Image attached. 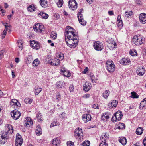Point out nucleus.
Returning <instances> with one entry per match:
<instances>
[{"label": "nucleus", "mask_w": 146, "mask_h": 146, "mask_svg": "<svg viewBox=\"0 0 146 146\" xmlns=\"http://www.w3.org/2000/svg\"><path fill=\"white\" fill-rule=\"evenodd\" d=\"M74 29L69 26L66 27L64 35L65 41L68 46L71 48H74L76 46L78 42V37L74 31Z\"/></svg>", "instance_id": "obj_1"}, {"label": "nucleus", "mask_w": 146, "mask_h": 146, "mask_svg": "<svg viewBox=\"0 0 146 146\" xmlns=\"http://www.w3.org/2000/svg\"><path fill=\"white\" fill-rule=\"evenodd\" d=\"M106 67L109 72H113L115 70V66L113 62L111 60H108L106 63Z\"/></svg>", "instance_id": "obj_2"}, {"label": "nucleus", "mask_w": 146, "mask_h": 146, "mask_svg": "<svg viewBox=\"0 0 146 146\" xmlns=\"http://www.w3.org/2000/svg\"><path fill=\"white\" fill-rule=\"evenodd\" d=\"M143 38L140 36L135 35L132 39V42L136 45L139 46L143 43Z\"/></svg>", "instance_id": "obj_3"}, {"label": "nucleus", "mask_w": 146, "mask_h": 146, "mask_svg": "<svg viewBox=\"0 0 146 146\" xmlns=\"http://www.w3.org/2000/svg\"><path fill=\"white\" fill-rule=\"evenodd\" d=\"M123 115L121 112L120 111H118L112 116L111 120L113 122L119 121L121 119Z\"/></svg>", "instance_id": "obj_4"}, {"label": "nucleus", "mask_w": 146, "mask_h": 146, "mask_svg": "<svg viewBox=\"0 0 146 146\" xmlns=\"http://www.w3.org/2000/svg\"><path fill=\"white\" fill-rule=\"evenodd\" d=\"M75 136L78 140L81 141L83 139V133L82 129L78 128L75 131Z\"/></svg>", "instance_id": "obj_5"}, {"label": "nucleus", "mask_w": 146, "mask_h": 146, "mask_svg": "<svg viewBox=\"0 0 146 146\" xmlns=\"http://www.w3.org/2000/svg\"><path fill=\"white\" fill-rule=\"evenodd\" d=\"M9 134L6 132L3 131H2V134L1 136V139L0 140V143L4 144L7 141L8 138L7 135Z\"/></svg>", "instance_id": "obj_6"}, {"label": "nucleus", "mask_w": 146, "mask_h": 146, "mask_svg": "<svg viewBox=\"0 0 146 146\" xmlns=\"http://www.w3.org/2000/svg\"><path fill=\"white\" fill-rule=\"evenodd\" d=\"M11 116L15 120H17L20 116L21 113L20 112L16 110L12 111L11 113Z\"/></svg>", "instance_id": "obj_7"}, {"label": "nucleus", "mask_w": 146, "mask_h": 146, "mask_svg": "<svg viewBox=\"0 0 146 146\" xmlns=\"http://www.w3.org/2000/svg\"><path fill=\"white\" fill-rule=\"evenodd\" d=\"M93 46L94 49L97 51H101L103 48V44L99 41L95 42Z\"/></svg>", "instance_id": "obj_8"}, {"label": "nucleus", "mask_w": 146, "mask_h": 146, "mask_svg": "<svg viewBox=\"0 0 146 146\" xmlns=\"http://www.w3.org/2000/svg\"><path fill=\"white\" fill-rule=\"evenodd\" d=\"M77 3L75 0H70L69 2V8L73 10L77 9Z\"/></svg>", "instance_id": "obj_9"}, {"label": "nucleus", "mask_w": 146, "mask_h": 146, "mask_svg": "<svg viewBox=\"0 0 146 146\" xmlns=\"http://www.w3.org/2000/svg\"><path fill=\"white\" fill-rule=\"evenodd\" d=\"M23 142V141L21 136L19 134H17L15 140L16 146H21Z\"/></svg>", "instance_id": "obj_10"}, {"label": "nucleus", "mask_w": 146, "mask_h": 146, "mask_svg": "<svg viewBox=\"0 0 146 146\" xmlns=\"http://www.w3.org/2000/svg\"><path fill=\"white\" fill-rule=\"evenodd\" d=\"M33 28L35 31L37 32L40 31V32H41L42 30L43 26L42 24L37 23L35 24Z\"/></svg>", "instance_id": "obj_11"}, {"label": "nucleus", "mask_w": 146, "mask_h": 146, "mask_svg": "<svg viewBox=\"0 0 146 146\" xmlns=\"http://www.w3.org/2000/svg\"><path fill=\"white\" fill-rule=\"evenodd\" d=\"M140 22L143 24L146 23V14L144 13L140 14L139 16Z\"/></svg>", "instance_id": "obj_12"}, {"label": "nucleus", "mask_w": 146, "mask_h": 146, "mask_svg": "<svg viewBox=\"0 0 146 146\" xmlns=\"http://www.w3.org/2000/svg\"><path fill=\"white\" fill-rule=\"evenodd\" d=\"M10 104L13 108H17L18 107H19L21 104L17 100L15 99H12L10 102Z\"/></svg>", "instance_id": "obj_13"}, {"label": "nucleus", "mask_w": 146, "mask_h": 146, "mask_svg": "<svg viewBox=\"0 0 146 146\" xmlns=\"http://www.w3.org/2000/svg\"><path fill=\"white\" fill-rule=\"evenodd\" d=\"M137 75L139 76H142L145 74V70L144 68L143 67H138L136 70Z\"/></svg>", "instance_id": "obj_14"}, {"label": "nucleus", "mask_w": 146, "mask_h": 146, "mask_svg": "<svg viewBox=\"0 0 146 146\" xmlns=\"http://www.w3.org/2000/svg\"><path fill=\"white\" fill-rule=\"evenodd\" d=\"M5 131L9 134L12 133L13 131V128L11 125L7 124L5 126Z\"/></svg>", "instance_id": "obj_15"}, {"label": "nucleus", "mask_w": 146, "mask_h": 146, "mask_svg": "<svg viewBox=\"0 0 146 146\" xmlns=\"http://www.w3.org/2000/svg\"><path fill=\"white\" fill-rule=\"evenodd\" d=\"M30 44L33 48L37 50L39 48V44L37 42H35V41L34 40L31 41Z\"/></svg>", "instance_id": "obj_16"}, {"label": "nucleus", "mask_w": 146, "mask_h": 146, "mask_svg": "<svg viewBox=\"0 0 146 146\" xmlns=\"http://www.w3.org/2000/svg\"><path fill=\"white\" fill-rule=\"evenodd\" d=\"M48 62L51 65L58 66L60 64V61L59 60L56 58L53 61L51 60H49Z\"/></svg>", "instance_id": "obj_17"}, {"label": "nucleus", "mask_w": 146, "mask_h": 146, "mask_svg": "<svg viewBox=\"0 0 146 146\" xmlns=\"http://www.w3.org/2000/svg\"><path fill=\"white\" fill-rule=\"evenodd\" d=\"M91 87V83L87 82L83 85V90L86 92H88L90 89Z\"/></svg>", "instance_id": "obj_18"}, {"label": "nucleus", "mask_w": 146, "mask_h": 146, "mask_svg": "<svg viewBox=\"0 0 146 146\" xmlns=\"http://www.w3.org/2000/svg\"><path fill=\"white\" fill-rule=\"evenodd\" d=\"M25 124L26 127H29L32 124V121L30 117H27L25 121Z\"/></svg>", "instance_id": "obj_19"}, {"label": "nucleus", "mask_w": 146, "mask_h": 146, "mask_svg": "<svg viewBox=\"0 0 146 146\" xmlns=\"http://www.w3.org/2000/svg\"><path fill=\"white\" fill-rule=\"evenodd\" d=\"M91 119V117L90 115L89 114L84 115L82 116V119L85 123L90 121Z\"/></svg>", "instance_id": "obj_20"}, {"label": "nucleus", "mask_w": 146, "mask_h": 146, "mask_svg": "<svg viewBox=\"0 0 146 146\" xmlns=\"http://www.w3.org/2000/svg\"><path fill=\"white\" fill-rule=\"evenodd\" d=\"M130 62V60L128 58H122L120 61L121 64L125 65L128 64Z\"/></svg>", "instance_id": "obj_21"}, {"label": "nucleus", "mask_w": 146, "mask_h": 146, "mask_svg": "<svg viewBox=\"0 0 146 146\" xmlns=\"http://www.w3.org/2000/svg\"><path fill=\"white\" fill-rule=\"evenodd\" d=\"M38 15L40 17L44 19H47L48 17V15L47 14L42 11L38 13Z\"/></svg>", "instance_id": "obj_22"}, {"label": "nucleus", "mask_w": 146, "mask_h": 146, "mask_svg": "<svg viewBox=\"0 0 146 146\" xmlns=\"http://www.w3.org/2000/svg\"><path fill=\"white\" fill-rule=\"evenodd\" d=\"M118 102L115 100H113L111 102L108 103V106L110 108L116 107L117 105Z\"/></svg>", "instance_id": "obj_23"}, {"label": "nucleus", "mask_w": 146, "mask_h": 146, "mask_svg": "<svg viewBox=\"0 0 146 146\" xmlns=\"http://www.w3.org/2000/svg\"><path fill=\"white\" fill-rule=\"evenodd\" d=\"M109 136L108 134L106 133H104L102 134L100 139L102 141H106L108 139Z\"/></svg>", "instance_id": "obj_24"}, {"label": "nucleus", "mask_w": 146, "mask_h": 146, "mask_svg": "<svg viewBox=\"0 0 146 146\" xmlns=\"http://www.w3.org/2000/svg\"><path fill=\"white\" fill-rule=\"evenodd\" d=\"M60 143V140L58 138H55L52 141V144L53 146H58Z\"/></svg>", "instance_id": "obj_25"}, {"label": "nucleus", "mask_w": 146, "mask_h": 146, "mask_svg": "<svg viewBox=\"0 0 146 146\" xmlns=\"http://www.w3.org/2000/svg\"><path fill=\"white\" fill-rule=\"evenodd\" d=\"M42 88L38 86H35L34 88V92L36 95H38L42 91Z\"/></svg>", "instance_id": "obj_26"}, {"label": "nucleus", "mask_w": 146, "mask_h": 146, "mask_svg": "<svg viewBox=\"0 0 146 146\" xmlns=\"http://www.w3.org/2000/svg\"><path fill=\"white\" fill-rule=\"evenodd\" d=\"M36 134L37 135H39L42 133V131L41 128V127L39 125H38L36 127V131H35Z\"/></svg>", "instance_id": "obj_27"}, {"label": "nucleus", "mask_w": 146, "mask_h": 146, "mask_svg": "<svg viewBox=\"0 0 146 146\" xmlns=\"http://www.w3.org/2000/svg\"><path fill=\"white\" fill-rule=\"evenodd\" d=\"M17 43L18 44L19 50L21 51L23 48V42L22 40H19L17 41Z\"/></svg>", "instance_id": "obj_28"}, {"label": "nucleus", "mask_w": 146, "mask_h": 146, "mask_svg": "<svg viewBox=\"0 0 146 146\" xmlns=\"http://www.w3.org/2000/svg\"><path fill=\"white\" fill-rule=\"evenodd\" d=\"M56 87L57 88H62L64 87V82L63 81H58L56 84Z\"/></svg>", "instance_id": "obj_29"}, {"label": "nucleus", "mask_w": 146, "mask_h": 146, "mask_svg": "<svg viewBox=\"0 0 146 146\" xmlns=\"http://www.w3.org/2000/svg\"><path fill=\"white\" fill-rule=\"evenodd\" d=\"M119 141L123 145H125L127 143L126 138L123 137L120 138L119 139Z\"/></svg>", "instance_id": "obj_30"}, {"label": "nucleus", "mask_w": 146, "mask_h": 146, "mask_svg": "<svg viewBox=\"0 0 146 146\" xmlns=\"http://www.w3.org/2000/svg\"><path fill=\"white\" fill-rule=\"evenodd\" d=\"M117 44L115 43H110L108 45L109 48L111 50H113L114 48H116Z\"/></svg>", "instance_id": "obj_31"}, {"label": "nucleus", "mask_w": 146, "mask_h": 146, "mask_svg": "<svg viewBox=\"0 0 146 146\" xmlns=\"http://www.w3.org/2000/svg\"><path fill=\"white\" fill-rule=\"evenodd\" d=\"M108 113H103L102 115L101 119L103 120H107L109 118Z\"/></svg>", "instance_id": "obj_32"}, {"label": "nucleus", "mask_w": 146, "mask_h": 146, "mask_svg": "<svg viewBox=\"0 0 146 146\" xmlns=\"http://www.w3.org/2000/svg\"><path fill=\"white\" fill-rule=\"evenodd\" d=\"M110 94V92L108 90H105L103 93V97L105 99H107Z\"/></svg>", "instance_id": "obj_33"}, {"label": "nucleus", "mask_w": 146, "mask_h": 146, "mask_svg": "<svg viewBox=\"0 0 146 146\" xmlns=\"http://www.w3.org/2000/svg\"><path fill=\"white\" fill-rule=\"evenodd\" d=\"M89 76L92 83H96V81L97 80V78L96 77V78L93 74H90L89 75Z\"/></svg>", "instance_id": "obj_34"}, {"label": "nucleus", "mask_w": 146, "mask_h": 146, "mask_svg": "<svg viewBox=\"0 0 146 146\" xmlns=\"http://www.w3.org/2000/svg\"><path fill=\"white\" fill-rule=\"evenodd\" d=\"M143 131V129L141 127L138 128L136 130V133L138 135H141Z\"/></svg>", "instance_id": "obj_35"}, {"label": "nucleus", "mask_w": 146, "mask_h": 146, "mask_svg": "<svg viewBox=\"0 0 146 146\" xmlns=\"http://www.w3.org/2000/svg\"><path fill=\"white\" fill-rule=\"evenodd\" d=\"M83 11V9H80V11H79L77 14V17L78 19V20L80 19L83 18V16L81 14V13Z\"/></svg>", "instance_id": "obj_36"}, {"label": "nucleus", "mask_w": 146, "mask_h": 146, "mask_svg": "<svg viewBox=\"0 0 146 146\" xmlns=\"http://www.w3.org/2000/svg\"><path fill=\"white\" fill-rule=\"evenodd\" d=\"M42 7H45L47 3V2L45 0H40L39 1Z\"/></svg>", "instance_id": "obj_37"}, {"label": "nucleus", "mask_w": 146, "mask_h": 146, "mask_svg": "<svg viewBox=\"0 0 146 146\" xmlns=\"http://www.w3.org/2000/svg\"><path fill=\"white\" fill-rule=\"evenodd\" d=\"M40 62L38 58L35 59L33 62V65L34 66H37L40 64Z\"/></svg>", "instance_id": "obj_38"}, {"label": "nucleus", "mask_w": 146, "mask_h": 146, "mask_svg": "<svg viewBox=\"0 0 146 146\" xmlns=\"http://www.w3.org/2000/svg\"><path fill=\"white\" fill-rule=\"evenodd\" d=\"M146 106V98L143 99L140 104V107H143Z\"/></svg>", "instance_id": "obj_39"}, {"label": "nucleus", "mask_w": 146, "mask_h": 146, "mask_svg": "<svg viewBox=\"0 0 146 146\" xmlns=\"http://www.w3.org/2000/svg\"><path fill=\"white\" fill-rule=\"evenodd\" d=\"M79 23L80 24L83 25L85 26L86 25V21L84 20L83 18L80 19L78 20Z\"/></svg>", "instance_id": "obj_40"}, {"label": "nucleus", "mask_w": 146, "mask_h": 146, "mask_svg": "<svg viewBox=\"0 0 146 146\" xmlns=\"http://www.w3.org/2000/svg\"><path fill=\"white\" fill-rule=\"evenodd\" d=\"M130 54L133 56H135L137 54L136 50L134 49L131 50L129 51Z\"/></svg>", "instance_id": "obj_41"}, {"label": "nucleus", "mask_w": 146, "mask_h": 146, "mask_svg": "<svg viewBox=\"0 0 146 146\" xmlns=\"http://www.w3.org/2000/svg\"><path fill=\"white\" fill-rule=\"evenodd\" d=\"M131 94L132 98H138V96L137 95V93L134 92H132Z\"/></svg>", "instance_id": "obj_42"}, {"label": "nucleus", "mask_w": 146, "mask_h": 146, "mask_svg": "<svg viewBox=\"0 0 146 146\" xmlns=\"http://www.w3.org/2000/svg\"><path fill=\"white\" fill-rule=\"evenodd\" d=\"M133 13L130 11H127L125 12V16L127 17H129Z\"/></svg>", "instance_id": "obj_43"}, {"label": "nucleus", "mask_w": 146, "mask_h": 146, "mask_svg": "<svg viewBox=\"0 0 146 146\" xmlns=\"http://www.w3.org/2000/svg\"><path fill=\"white\" fill-rule=\"evenodd\" d=\"M64 75L66 77H69L71 76V74L68 70H66L63 73Z\"/></svg>", "instance_id": "obj_44"}, {"label": "nucleus", "mask_w": 146, "mask_h": 146, "mask_svg": "<svg viewBox=\"0 0 146 146\" xmlns=\"http://www.w3.org/2000/svg\"><path fill=\"white\" fill-rule=\"evenodd\" d=\"M90 145V142L89 141H84L82 145L83 146H89Z\"/></svg>", "instance_id": "obj_45"}, {"label": "nucleus", "mask_w": 146, "mask_h": 146, "mask_svg": "<svg viewBox=\"0 0 146 146\" xmlns=\"http://www.w3.org/2000/svg\"><path fill=\"white\" fill-rule=\"evenodd\" d=\"M34 6L32 5H30L28 7L27 9L28 11L31 12L32 11H34Z\"/></svg>", "instance_id": "obj_46"}, {"label": "nucleus", "mask_w": 146, "mask_h": 146, "mask_svg": "<svg viewBox=\"0 0 146 146\" xmlns=\"http://www.w3.org/2000/svg\"><path fill=\"white\" fill-rule=\"evenodd\" d=\"M24 101L26 103H29V104H31L32 102L33 101V99L31 98H27Z\"/></svg>", "instance_id": "obj_47"}, {"label": "nucleus", "mask_w": 146, "mask_h": 146, "mask_svg": "<svg viewBox=\"0 0 146 146\" xmlns=\"http://www.w3.org/2000/svg\"><path fill=\"white\" fill-rule=\"evenodd\" d=\"M63 4V0H59L58 3H57L58 7H61Z\"/></svg>", "instance_id": "obj_48"}, {"label": "nucleus", "mask_w": 146, "mask_h": 146, "mask_svg": "<svg viewBox=\"0 0 146 146\" xmlns=\"http://www.w3.org/2000/svg\"><path fill=\"white\" fill-rule=\"evenodd\" d=\"M125 125L124 124L121 123L119 124V126L118 127V129H122L125 128Z\"/></svg>", "instance_id": "obj_49"}, {"label": "nucleus", "mask_w": 146, "mask_h": 146, "mask_svg": "<svg viewBox=\"0 0 146 146\" xmlns=\"http://www.w3.org/2000/svg\"><path fill=\"white\" fill-rule=\"evenodd\" d=\"M117 26L119 28H121L123 27V23L122 21L117 22Z\"/></svg>", "instance_id": "obj_50"}, {"label": "nucleus", "mask_w": 146, "mask_h": 146, "mask_svg": "<svg viewBox=\"0 0 146 146\" xmlns=\"http://www.w3.org/2000/svg\"><path fill=\"white\" fill-rule=\"evenodd\" d=\"M27 61H28V62H31L33 60L31 55H28V57L27 58Z\"/></svg>", "instance_id": "obj_51"}, {"label": "nucleus", "mask_w": 146, "mask_h": 146, "mask_svg": "<svg viewBox=\"0 0 146 146\" xmlns=\"http://www.w3.org/2000/svg\"><path fill=\"white\" fill-rule=\"evenodd\" d=\"M7 32V30L6 29H4L3 32L2 34L1 38L2 39L4 38L5 37V35H6Z\"/></svg>", "instance_id": "obj_52"}, {"label": "nucleus", "mask_w": 146, "mask_h": 146, "mask_svg": "<svg viewBox=\"0 0 146 146\" xmlns=\"http://www.w3.org/2000/svg\"><path fill=\"white\" fill-rule=\"evenodd\" d=\"M67 146H74L73 142L71 141H68L67 143Z\"/></svg>", "instance_id": "obj_53"}, {"label": "nucleus", "mask_w": 146, "mask_h": 146, "mask_svg": "<svg viewBox=\"0 0 146 146\" xmlns=\"http://www.w3.org/2000/svg\"><path fill=\"white\" fill-rule=\"evenodd\" d=\"M107 144L105 141H102V142L100 144L99 146H107Z\"/></svg>", "instance_id": "obj_54"}, {"label": "nucleus", "mask_w": 146, "mask_h": 146, "mask_svg": "<svg viewBox=\"0 0 146 146\" xmlns=\"http://www.w3.org/2000/svg\"><path fill=\"white\" fill-rule=\"evenodd\" d=\"M50 36L51 37L54 39H55L57 38V34L54 33L51 34Z\"/></svg>", "instance_id": "obj_55"}, {"label": "nucleus", "mask_w": 146, "mask_h": 146, "mask_svg": "<svg viewBox=\"0 0 146 146\" xmlns=\"http://www.w3.org/2000/svg\"><path fill=\"white\" fill-rule=\"evenodd\" d=\"M58 58L61 60H62L64 58V54L62 53H61L58 55Z\"/></svg>", "instance_id": "obj_56"}, {"label": "nucleus", "mask_w": 146, "mask_h": 146, "mask_svg": "<svg viewBox=\"0 0 146 146\" xmlns=\"http://www.w3.org/2000/svg\"><path fill=\"white\" fill-rule=\"evenodd\" d=\"M60 99L61 96L58 93L56 95V99L57 100V101H58L60 100Z\"/></svg>", "instance_id": "obj_57"}, {"label": "nucleus", "mask_w": 146, "mask_h": 146, "mask_svg": "<svg viewBox=\"0 0 146 146\" xmlns=\"http://www.w3.org/2000/svg\"><path fill=\"white\" fill-rule=\"evenodd\" d=\"M92 108L96 109H99L98 106L97 104H94L92 105Z\"/></svg>", "instance_id": "obj_58"}, {"label": "nucleus", "mask_w": 146, "mask_h": 146, "mask_svg": "<svg viewBox=\"0 0 146 146\" xmlns=\"http://www.w3.org/2000/svg\"><path fill=\"white\" fill-rule=\"evenodd\" d=\"M57 124H58V123H57V122H54V121L51 124L50 127H53L57 125H58Z\"/></svg>", "instance_id": "obj_59"}, {"label": "nucleus", "mask_w": 146, "mask_h": 146, "mask_svg": "<svg viewBox=\"0 0 146 146\" xmlns=\"http://www.w3.org/2000/svg\"><path fill=\"white\" fill-rule=\"evenodd\" d=\"M74 89V88L73 86L72 85H71L69 87V90L71 92H72L73 91Z\"/></svg>", "instance_id": "obj_60"}, {"label": "nucleus", "mask_w": 146, "mask_h": 146, "mask_svg": "<svg viewBox=\"0 0 146 146\" xmlns=\"http://www.w3.org/2000/svg\"><path fill=\"white\" fill-rule=\"evenodd\" d=\"M90 96V94H86L83 96V97L85 98H88Z\"/></svg>", "instance_id": "obj_61"}, {"label": "nucleus", "mask_w": 146, "mask_h": 146, "mask_svg": "<svg viewBox=\"0 0 146 146\" xmlns=\"http://www.w3.org/2000/svg\"><path fill=\"white\" fill-rule=\"evenodd\" d=\"M135 1L137 4L139 5H141V2L140 0H135Z\"/></svg>", "instance_id": "obj_62"}, {"label": "nucleus", "mask_w": 146, "mask_h": 146, "mask_svg": "<svg viewBox=\"0 0 146 146\" xmlns=\"http://www.w3.org/2000/svg\"><path fill=\"white\" fill-rule=\"evenodd\" d=\"M5 29H6L7 30V32L8 30H9V31H10V29H9V28H10V26L6 25H5Z\"/></svg>", "instance_id": "obj_63"}, {"label": "nucleus", "mask_w": 146, "mask_h": 146, "mask_svg": "<svg viewBox=\"0 0 146 146\" xmlns=\"http://www.w3.org/2000/svg\"><path fill=\"white\" fill-rule=\"evenodd\" d=\"M88 71V68L87 67H86V68H85L82 73L84 74H86Z\"/></svg>", "instance_id": "obj_64"}]
</instances>
